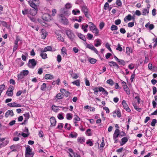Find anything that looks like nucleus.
I'll use <instances>...</instances> for the list:
<instances>
[{"instance_id":"1","label":"nucleus","mask_w":157,"mask_h":157,"mask_svg":"<svg viewBox=\"0 0 157 157\" xmlns=\"http://www.w3.org/2000/svg\"><path fill=\"white\" fill-rule=\"evenodd\" d=\"M28 2L29 5L33 8V9L30 10L29 11L30 14L33 16L35 15L38 11L37 6L35 3H34L33 1H31V0L29 1Z\"/></svg>"},{"instance_id":"2","label":"nucleus","mask_w":157,"mask_h":157,"mask_svg":"<svg viewBox=\"0 0 157 157\" xmlns=\"http://www.w3.org/2000/svg\"><path fill=\"white\" fill-rule=\"evenodd\" d=\"M66 33L68 38L71 41H73L75 37V35L72 31L70 29L67 30L66 31Z\"/></svg>"},{"instance_id":"3","label":"nucleus","mask_w":157,"mask_h":157,"mask_svg":"<svg viewBox=\"0 0 157 157\" xmlns=\"http://www.w3.org/2000/svg\"><path fill=\"white\" fill-rule=\"evenodd\" d=\"M9 140L6 138H0V148L6 146L9 143Z\"/></svg>"},{"instance_id":"4","label":"nucleus","mask_w":157,"mask_h":157,"mask_svg":"<svg viewBox=\"0 0 157 157\" xmlns=\"http://www.w3.org/2000/svg\"><path fill=\"white\" fill-rule=\"evenodd\" d=\"M60 17L68 16L70 14L68 10L65 8H61L60 10Z\"/></svg>"},{"instance_id":"5","label":"nucleus","mask_w":157,"mask_h":157,"mask_svg":"<svg viewBox=\"0 0 157 157\" xmlns=\"http://www.w3.org/2000/svg\"><path fill=\"white\" fill-rule=\"evenodd\" d=\"M37 63V61L34 59H29L28 63V66L31 68H34Z\"/></svg>"},{"instance_id":"6","label":"nucleus","mask_w":157,"mask_h":157,"mask_svg":"<svg viewBox=\"0 0 157 157\" xmlns=\"http://www.w3.org/2000/svg\"><path fill=\"white\" fill-rule=\"evenodd\" d=\"M14 90L13 86L10 85L9 86L8 90L6 92V94L9 96H12L13 95V91Z\"/></svg>"},{"instance_id":"7","label":"nucleus","mask_w":157,"mask_h":157,"mask_svg":"<svg viewBox=\"0 0 157 157\" xmlns=\"http://www.w3.org/2000/svg\"><path fill=\"white\" fill-rule=\"evenodd\" d=\"M51 16L48 14H44L42 17V19L44 21H49L51 20Z\"/></svg>"},{"instance_id":"8","label":"nucleus","mask_w":157,"mask_h":157,"mask_svg":"<svg viewBox=\"0 0 157 157\" xmlns=\"http://www.w3.org/2000/svg\"><path fill=\"white\" fill-rule=\"evenodd\" d=\"M122 104L124 108L127 112H129L131 110L128 106V105L126 103V101L124 100L122 101Z\"/></svg>"},{"instance_id":"9","label":"nucleus","mask_w":157,"mask_h":157,"mask_svg":"<svg viewBox=\"0 0 157 157\" xmlns=\"http://www.w3.org/2000/svg\"><path fill=\"white\" fill-rule=\"evenodd\" d=\"M59 18L61 22L64 25H67L69 23L68 20L64 16L60 17Z\"/></svg>"},{"instance_id":"10","label":"nucleus","mask_w":157,"mask_h":157,"mask_svg":"<svg viewBox=\"0 0 157 157\" xmlns=\"http://www.w3.org/2000/svg\"><path fill=\"white\" fill-rule=\"evenodd\" d=\"M89 26V24L88 25L86 23H83L81 25V27L82 29L83 30L84 33H86L88 31L87 28Z\"/></svg>"},{"instance_id":"11","label":"nucleus","mask_w":157,"mask_h":157,"mask_svg":"<svg viewBox=\"0 0 157 157\" xmlns=\"http://www.w3.org/2000/svg\"><path fill=\"white\" fill-rule=\"evenodd\" d=\"M132 19L134 20L135 19L134 17H132L131 14H128L127 16H126L124 19V21L125 22H127V21H130Z\"/></svg>"},{"instance_id":"12","label":"nucleus","mask_w":157,"mask_h":157,"mask_svg":"<svg viewBox=\"0 0 157 157\" xmlns=\"http://www.w3.org/2000/svg\"><path fill=\"white\" fill-rule=\"evenodd\" d=\"M120 130L119 129H116L114 132V133L113 134V138L115 139L117 138L120 135Z\"/></svg>"},{"instance_id":"13","label":"nucleus","mask_w":157,"mask_h":157,"mask_svg":"<svg viewBox=\"0 0 157 157\" xmlns=\"http://www.w3.org/2000/svg\"><path fill=\"white\" fill-rule=\"evenodd\" d=\"M10 107H21V105L19 104H17L16 102H13L11 103H8L7 104Z\"/></svg>"},{"instance_id":"14","label":"nucleus","mask_w":157,"mask_h":157,"mask_svg":"<svg viewBox=\"0 0 157 157\" xmlns=\"http://www.w3.org/2000/svg\"><path fill=\"white\" fill-rule=\"evenodd\" d=\"M14 113L13 110H8L5 114V117L6 118L8 117L9 116L12 117Z\"/></svg>"},{"instance_id":"15","label":"nucleus","mask_w":157,"mask_h":157,"mask_svg":"<svg viewBox=\"0 0 157 157\" xmlns=\"http://www.w3.org/2000/svg\"><path fill=\"white\" fill-rule=\"evenodd\" d=\"M88 24L89 25L90 29L92 32L97 28L96 26L92 22H89Z\"/></svg>"},{"instance_id":"16","label":"nucleus","mask_w":157,"mask_h":157,"mask_svg":"<svg viewBox=\"0 0 157 157\" xmlns=\"http://www.w3.org/2000/svg\"><path fill=\"white\" fill-rule=\"evenodd\" d=\"M99 91L102 92L103 94L107 95L108 94V92L104 88L102 87H99Z\"/></svg>"},{"instance_id":"17","label":"nucleus","mask_w":157,"mask_h":157,"mask_svg":"<svg viewBox=\"0 0 157 157\" xmlns=\"http://www.w3.org/2000/svg\"><path fill=\"white\" fill-rule=\"evenodd\" d=\"M51 125L52 126H55L56 123V121L55 118L54 117H52L50 119Z\"/></svg>"},{"instance_id":"18","label":"nucleus","mask_w":157,"mask_h":157,"mask_svg":"<svg viewBox=\"0 0 157 157\" xmlns=\"http://www.w3.org/2000/svg\"><path fill=\"white\" fill-rule=\"evenodd\" d=\"M128 141V139L126 137H124L121 140L120 144L121 146L124 144Z\"/></svg>"},{"instance_id":"19","label":"nucleus","mask_w":157,"mask_h":157,"mask_svg":"<svg viewBox=\"0 0 157 157\" xmlns=\"http://www.w3.org/2000/svg\"><path fill=\"white\" fill-rule=\"evenodd\" d=\"M41 37L43 39H45L48 34L46 30L43 29L41 30Z\"/></svg>"},{"instance_id":"20","label":"nucleus","mask_w":157,"mask_h":157,"mask_svg":"<svg viewBox=\"0 0 157 157\" xmlns=\"http://www.w3.org/2000/svg\"><path fill=\"white\" fill-rule=\"evenodd\" d=\"M77 35L79 38L84 41H86V39L85 36L84 35L81 34V33H78L77 34Z\"/></svg>"},{"instance_id":"21","label":"nucleus","mask_w":157,"mask_h":157,"mask_svg":"<svg viewBox=\"0 0 157 157\" xmlns=\"http://www.w3.org/2000/svg\"><path fill=\"white\" fill-rule=\"evenodd\" d=\"M59 108H61V106H57L55 105H53L52 108V110L55 112H57L59 110Z\"/></svg>"},{"instance_id":"22","label":"nucleus","mask_w":157,"mask_h":157,"mask_svg":"<svg viewBox=\"0 0 157 157\" xmlns=\"http://www.w3.org/2000/svg\"><path fill=\"white\" fill-rule=\"evenodd\" d=\"M44 78L46 79L52 80L54 78V76L50 74H46L44 76Z\"/></svg>"},{"instance_id":"23","label":"nucleus","mask_w":157,"mask_h":157,"mask_svg":"<svg viewBox=\"0 0 157 157\" xmlns=\"http://www.w3.org/2000/svg\"><path fill=\"white\" fill-rule=\"evenodd\" d=\"M95 41L96 42L94 44V46L96 47H98L100 46L101 44V41L99 39H96Z\"/></svg>"},{"instance_id":"24","label":"nucleus","mask_w":157,"mask_h":157,"mask_svg":"<svg viewBox=\"0 0 157 157\" xmlns=\"http://www.w3.org/2000/svg\"><path fill=\"white\" fill-rule=\"evenodd\" d=\"M32 149L30 148V147L28 145L26 148L25 154L33 153L32 151Z\"/></svg>"},{"instance_id":"25","label":"nucleus","mask_w":157,"mask_h":157,"mask_svg":"<svg viewBox=\"0 0 157 157\" xmlns=\"http://www.w3.org/2000/svg\"><path fill=\"white\" fill-rule=\"evenodd\" d=\"M126 53L128 55H130L132 53V50L129 47H127L126 48Z\"/></svg>"},{"instance_id":"26","label":"nucleus","mask_w":157,"mask_h":157,"mask_svg":"<svg viewBox=\"0 0 157 157\" xmlns=\"http://www.w3.org/2000/svg\"><path fill=\"white\" fill-rule=\"evenodd\" d=\"M61 54L63 56H67V54L66 52V49L64 47H63L61 50Z\"/></svg>"},{"instance_id":"27","label":"nucleus","mask_w":157,"mask_h":157,"mask_svg":"<svg viewBox=\"0 0 157 157\" xmlns=\"http://www.w3.org/2000/svg\"><path fill=\"white\" fill-rule=\"evenodd\" d=\"M146 28H148L150 30L154 28V26L153 24H150L149 23H147L145 25Z\"/></svg>"},{"instance_id":"28","label":"nucleus","mask_w":157,"mask_h":157,"mask_svg":"<svg viewBox=\"0 0 157 157\" xmlns=\"http://www.w3.org/2000/svg\"><path fill=\"white\" fill-rule=\"evenodd\" d=\"M78 136V134L75 132H71L69 135V136L72 138H76Z\"/></svg>"},{"instance_id":"29","label":"nucleus","mask_w":157,"mask_h":157,"mask_svg":"<svg viewBox=\"0 0 157 157\" xmlns=\"http://www.w3.org/2000/svg\"><path fill=\"white\" fill-rule=\"evenodd\" d=\"M72 13L74 15H76L77 14L80 13V10L77 9H75L72 11Z\"/></svg>"},{"instance_id":"30","label":"nucleus","mask_w":157,"mask_h":157,"mask_svg":"<svg viewBox=\"0 0 157 157\" xmlns=\"http://www.w3.org/2000/svg\"><path fill=\"white\" fill-rule=\"evenodd\" d=\"M77 140L78 142H79L81 144H83L85 142V139L83 137H78Z\"/></svg>"},{"instance_id":"31","label":"nucleus","mask_w":157,"mask_h":157,"mask_svg":"<svg viewBox=\"0 0 157 157\" xmlns=\"http://www.w3.org/2000/svg\"><path fill=\"white\" fill-rule=\"evenodd\" d=\"M149 13V9H144L142 11V14L144 15H146Z\"/></svg>"},{"instance_id":"32","label":"nucleus","mask_w":157,"mask_h":157,"mask_svg":"<svg viewBox=\"0 0 157 157\" xmlns=\"http://www.w3.org/2000/svg\"><path fill=\"white\" fill-rule=\"evenodd\" d=\"M56 37L57 38V39L59 40L61 42H63L64 41V39L59 34H56Z\"/></svg>"},{"instance_id":"33","label":"nucleus","mask_w":157,"mask_h":157,"mask_svg":"<svg viewBox=\"0 0 157 157\" xmlns=\"http://www.w3.org/2000/svg\"><path fill=\"white\" fill-rule=\"evenodd\" d=\"M24 76H26L28 75L29 73V71L28 70H23L21 72Z\"/></svg>"},{"instance_id":"34","label":"nucleus","mask_w":157,"mask_h":157,"mask_svg":"<svg viewBox=\"0 0 157 157\" xmlns=\"http://www.w3.org/2000/svg\"><path fill=\"white\" fill-rule=\"evenodd\" d=\"M81 119L77 115H75L73 119V121H80Z\"/></svg>"},{"instance_id":"35","label":"nucleus","mask_w":157,"mask_h":157,"mask_svg":"<svg viewBox=\"0 0 157 157\" xmlns=\"http://www.w3.org/2000/svg\"><path fill=\"white\" fill-rule=\"evenodd\" d=\"M72 83L74 85H75L77 86H80V81L79 80H77L74 82H72Z\"/></svg>"},{"instance_id":"36","label":"nucleus","mask_w":157,"mask_h":157,"mask_svg":"<svg viewBox=\"0 0 157 157\" xmlns=\"http://www.w3.org/2000/svg\"><path fill=\"white\" fill-rule=\"evenodd\" d=\"M91 129L90 128L87 130L85 132L86 136H90L92 135V133L91 132Z\"/></svg>"},{"instance_id":"37","label":"nucleus","mask_w":157,"mask_h":157,"mask_svg":"<svg viewBox=\"0 0 157 157\" xmlns=\"http://www.w3.org/2000/svg\"><path fill=\"white\" fill-rule=\"evenodd\" d=\"M106 82L111 86L113 85L114 83V82L113 80L111 79H109L107 80L106 81Z\"/></svg>"},{"instance_id":"38","label":"nucleus","mask_w":157,"mask_h":157,"mask_svg":"<svg viewBox=\"0 0 157 157\" xmlns=\"http://www.w3.org/2000/svg\"><path fill=\"white\" fill-rule=\"evenodd\" d=\"M17 78L18 80H20L24 78V76L20 72L19 74H18L17 75Z\"/></svg>"},{"instance_id":"39","label":"nucleus","mask_w":157,"mask_h":157,"mask_svg":"<svg viewBox=\"0 0 157 157\" xmlns=\"http://www.w3.org/2000/svg\"><path fill=\"white\" fill-rule=\"evenodd\" d=\"M92 32L95 34V35L96 36H98V34L99 31V30L97 28V27L95 29H94Z\"/></svg>"},{"instance_id":"40","label":"nucleus","mask_w":157,"mask_h":157,"mask_svg":"<svg viewBox=\"0 0 157 157\" xmlns=\"http://www.w3.org/2000/svg\"><path fill=\"white\" fill-rule=\"evenodd\" d=\"M110 29L112 31L117 30L118 29V27L114 25H112Z\"/></svg>"},{"instance_id":"41","label":"nucleus","mask_w":157,"mask_h":157,"mask_svg":"<svg viewBox=\"0 0 157 157\" xmlns=\"http://www.w3.org/2000/svg\"><path fill=\"white\" fill-rule=\"evenodd\" d=\"M118 63H119V64L120 65H122L123 66H124L125 64L126 63L124 61L123 59H120L119 60V61L118 62Z\"/></svg>"},{"instance_id":"42","label":"nucleus","mask_w":157,"mask_h":157,"mask_svg":"<svg viewBox=\"0 0 157 157\" xmlns=\"http://www.w3.org/2000/svg\"><path fill=\"white\" fill-rule=\"evenodd\" d=\"M82 11L84 13L88 12V10L86 6H83L82 7Z\"/></svg>"},{"instance_id":"43","label":"nucleus","mask_w":157,"mask_h":157,"mask_svg":"<svg viewBox=\"0 0 157 157\" xmlns=\"http://www.w3.org/2000/svg\"><path fill=\"white\" fill-rule=\"evenodd\" d=\"M66 117L67 120H71L72 118V114L71 113H67L66 115Z\"/></svg>"},{"instance_id":"44","label":"nucleus","mask_w":157,"mask_h":157,"mask_svg":"<svg viewBox=\"0 0 157 157\" xmlns=\"http://www.w3.org/2000/svg\"><path fill=\"white\" fill-rule=\"evenodd\" d=\"M40 56L43 59H45L47 58V54L45 53H41L40 54Z\"/></svg>"},{"instance_id":"45","label":"nucleus","mask_w":157,"mask_h":157,"mask_svg":"<svg viewBox=\"0 0 157 157\" xmlns=\"http://www.w3.org/2000/svg\"><path fill=\"white\" fill-rule=\"evenodd\" d=\"M57 99H61L63 98V95L60 93H59L56 96Z\"/></svg>"},{"instance_id":"46","label":"nucleus","mask_w":157,"mask_h":157,"mask_svg":"<svg viewBox=\"0 0 157 157\" xmlns=\"http://www.w3.org/2000/svg\"><path fill=\"white\" fill-rule=\"evenodd\" d=\"M99 87H95L94 88L93 90L94 91V94H95V95H97L98 92V91H99Z\"/></svg>"},{"instance_id":"47","label":"nucleus","mask_w":157,"mask_h":157,"mask_svg":"<svg viewBox=\"0 0 157 157\" xmlns=\"http://www.w3.org/2000/svg\"><path fill=\"white\" fill-rule=\"evenodd\" d=\"M86 48L92 50L94 46L92 44H86Z\"/></svg>"},{"instance_id":"48","label":"nucleus","mask_w":157,"mask_h":157,"mask_svg":"<svg viewBox=\"0 0 157 157\" xmlns=\"http://www.w3.org/2000/svg\"><path fill=\"white\" fill-rule=\"evenodd\" d=\"M72 7L71 4L69 3H67L65 5V8L68 9L71 8Z\"/></svg>"},{"instance_id":"49","label":"nucleus","mask_w":157,"mask_h":157,"mask_svg":"<svg viewBox=\"0 0 157 157\" xmlns=\"http://www.w3.org/2000/svg\"><path fill=\"white\" fill-rule=\"evenodd\" d=\"M52 50V48L50 46H47L44 48V51L47 52L48 51H50Z\"/></svg>"},{"instance_id":"50","label":"nucleus","mask_w":157,"mask_h":157,"mask_svg":"<svg viewBox=\"0 0 157 157\" xmlns=\"http://www.w3.org/2000/svg\"><path fill=\"white\" fill-rule=\"evenodd\" d=\"M116 63H117L116 62L113 61H110L109 62V65L110 67H115Z\"/></svg>"},{"instance_id":"51","label":"nucleus","mask_w":157,"mask_h":157,"mask_svg":"<svg viewBox=\"0 0 157 157\" xmlns=\"http://www.w3.org/2000/svg\"><path fill=\"white\" fill-rule=\"evenodd\" d=\"M157 122V120L156 119H154L152 120L151 122V125L152 126H154L155 125V124Z\"/></svg>"},{"instance_id":"52","label":"nucleus","mask_w":157,"mask_h":157,"mask_svg":"<svg viewBox=\"0 0 157 157\" xmlns=\"http://www.w3.org/2000/svg\"><path fill=\"white\" fill-rule=\"evenodd\" d=\"M63 113H60L58 115V118L59 120H62L63 119L64 117L63 116Z\"/></svg>"},{"instance_id":"53","label":"nucleus","mask_w":157,"mask_h":157,"mask_svg":"<svg viewBox=\"0 0 157 157\" xmlns=\"http://www.w3.org/2000/svg\"><path fill=\"white\" fill-rule=\"evenodd\" d=\"M46 87V84L45 83H43L41 86V90H44Z\"/></svg>"},{"instance_id":"54","label":"nucleus","mask_w":157,"mask_h":157,"mask_svg":"<svg viewBox=\"0 0 157 157\" xmlns=\"http://www.w3.org/2000/svg\"><path fill=\"white\" fill-rule=\"evenodd\" d=\"M116 49L120 52H121L122 51V48L121 47V45L119 44H118L117 45V47L116 48Z\"/></svg>"},{"instance_id":"55","label":"nucleus","mask_w":157,"mask_h":157,"mask_svg":"<svg viewBox=\"0 0 157 157\" xmlns=\"http://www.w3.org/2000/svg\"><path fill=\"white\" fill-rule=\"evenodd\" d=\"M134 67L135 65L132 63L129 64L128 66V68L131 70L133 69L134 68Z\"/></svg>"},{"instance_id":"56","label":"nucleus","mask_w":157,"mask_h":157,"mask_svg":"<svg viewBox=\"0 0 157 157\" xmlns=\"http://www.w3.org/2000/svg\"><path fill=\"white\" fill-rule=\"evenodd\" d=\"M64 128H67L68 130H69L71 129V125L69 124L66 123L65 124Z\"/></svg>"},{"instance_id":"57","label":"nucleus","mask_w":157,"mask_h":157,"mask_svg":"<svg viewBox=\"0 0 157 157\" xmlns=\"http://www.w3.org/2000/svg\"><path fill=\"white\" fill-rule=\"evenodd\" d=\"M29 135V133H25L24 132H22L21 134V136L24 138L27 137Z\"/></svg>"},{"instance_id":"58","label":"nucleus","mask_w":157,"mask_h":157,"mask_svg":"<svg viewBox=\"0 0 157 157\" xmlns=\"http://www.w3.org/2000/svg\"><path fill=\"white\" fill-rule=\"evenodd\" d=\"M116 4L119 6H121L122 4L121 0H117Z\"/></svg>"},{"instance_id":"59","label":"nucleus","mask_w":157,"mask_h":157,"mask_svg":"<svg viewBox=\"0 0 157 157\" xmlns=\"http://www.w3.org/2000/svg\"><path fill=\"white\" fill-rule=\"evenodd\" d=\"M96 61L97 60L96 59H94V58H91L90 60V63L92 64L95 63L96 62Z\"/></svg>"},{"instance_id":"60","label":"nucleus","mask_w":157,"mask_h":157,"mask_svg":"<svg viewBox=\"0 0 157 157\" xmlns=\"http://www.w3.org/2000/svg\"><path fill=\"white\" fill-rule=\"evenodd\" d=\"M109 6V3L108 2H106L105 3L104 6V9L105 10H106L108 9Z\"/></svg>"},{"instance_id":"61","label":"nucleus","mask_w":157,"mask_h":157,"mask_svg":"<svg viewBox=\"0 0 157 157\" xmlns=\"http://www.w3.org/2000/svg\"><path fill=\"white\" fill-rule=\"evenodd\" d=\"M22 13L24 15H25L26 14H27L29 13V11L27 9H25L24 10H23L22 11Z\"/></svg>"},{"instance_id":"62","label":"nucleus","mask_w":157,"mask_h":157,"mask_svg":"<svg viewBox=\"0 0 157 157\" xmlns=\"http://www.w3.org/2000/svg\"><path fill=\"white\" fill-rule=\"evenodd\" d=\"M105 25V24L103 22H102L100 23L99 24V27L101 29H102L104 27Z\"/></svg>"},{"instance_id":"63","label":"nucleus","mask_w":157,"mask_h":157,"mask_svg":"<svg viewBox=\"0 0 157 157\" xmlns=\"http://www.w3.org/2000/svg\"><path fill=\"white\" fill-rule=\"evenodd\" d=\"M24 116L25 117V119H28L29 118L30 115L29 113H25Z\"/></svg>"},{"instance_id":"64","label":"nucleus","mask_w":157,"mask_h":157,"mask_svg":"<svg viewBox=\"0 0 157 157\" xmlns=\"http://www.w3.org/2000/svg\"><path fill=\"white\" fill-rule=\"evenodd\" d=\"M33 153L25 154V157H33Z\"/></svg>"}]
</instances>
